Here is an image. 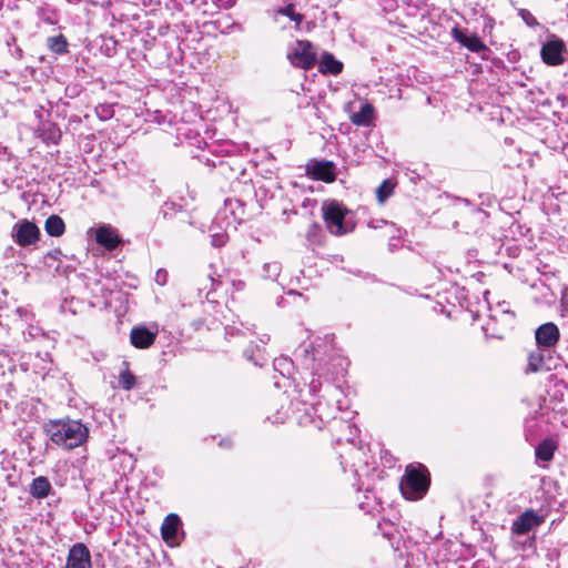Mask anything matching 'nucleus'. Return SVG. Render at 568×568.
<instances>
[{"label": "nucleus", "mask_w": 568, "mask_h": 568, "mask_svg": "<svg viewBox=\"0 0 568 568\" xmlns=\"http://www.w3.org/2000/svg\"><path fill=\"white\" fill-rule=\"evenodd\" d=\"M43 429L52 443L64 449L80 447L89 437V428L75 419H50Z\"/></svg>", "instance_id": "f257e3e1"}, {"label": "nucleus", "mask_w": 568, "mask_h": 568, "mask_svg": "<svg viewBox=\"0 0 568 568\" xmlns=\"http://www.w3.org/2000/svg\"><path fill=\"white\" fill-rule=\"evenodd\" d=\"M323 219L329 233L341 236L355 229L354 213L343 203L331 200L323 203Z\"/></svg>", "instance_id": "f03ea898"}, {"label": "nucleus", "mask_w": 568, "mask_h": 568, "mask_svg": "<svg viewBox=\"0 0 568 568\" xmlns=\"http://www.w3.org/2000/svg\"><path fill=\"white\" fill-rule=\"evenodd\" d=\"M402 495L408 500H417L424 497L429 488V474L422 466L409 465L400 480Z\"/></svg>", "instance_id": "7ed1b4c3"}, {"label": "nucleus", "mask_w": 568, "mask_h": 568, "mask_svg": "<svg viewBox=\"0 0 568 568\" xmlns=\"http://www.w3.org/2000/svg\"><path fill=\"white\" fill-rule=\"evenodd\" d=\"M287 57L294 67L304 70H310L317 64L314 44L308 40H297L296 48Z\"/></svg>", "instance_id": "20e7f679"}, {"label": "nucleus", "mask_w": 568, "mask_h": 568, "mask_svg": "<svg viewBox=\"0 0 568 568\" xmlns=\"http://www.w3.org/2000/svg\"><path fill=\"white\" fill-rule=\"evenodd\" d=\"M535 341L541 351L554 353L560 341L559 327L554 322H547L535 329Z\"/></svg>", "instance_id": "39448f33"}, {"label": "nucleus", "mask_w": 568, "mask_h": 568, "mask_svg": "<svg viewBox=\"0 0 568 568\" xmlns=\"http://www.w3.org/2000/svg\"><path fill=\"white\" fill-rule=\"evenodd\" d=\"M40 234V229L27 219L18 221L11 232L14 242L22 247L34 244Z\"/></svg>", "instance_id": "423d86ee"}, {"label": "nucleus", "mask_w": 568, "mask_h": 568, "mask_svg": "<svg viewBox=\"0 0 568 568\" xmlns=\"http://www.w3.org/2000/svg\"><path fill=\"white\" fill-rule=\"evenodd\" d=\"M567 53L564 41L559 38H552L546 41L540 50V57L547 65L557 67L565 62Z\"/></svg>", "instance_id": "0eeeda50"}, {"label": "nucleus", "mask_w": 568, "mask_h": 568, "mask_svg": "<svg viewBox=\"0 0 568 568\" xmlns=\"http://www.w3.org/2000/svg\"><path fill=\"white\" fill-rule=\"evenodd\" d=\"M307 175L317 181L332 183L336 180V165L327 160H311L306 165Z\"/></svg>", "instance_id": "6e6552de"}, {"label": "nucleus", "mask_w": 568, "mask_h": 568, "mask_svg": "<svg viewBox=\"0 0 568 568\" xmlns=\"http://www.w3.org/2000/svg\"><path fill=\"white\" fill-rule=\"evenodd\" d=\"M65 568H92L91 554L84 544L77 542L69 549Z\"/></svg>", "instance_id": "1a4fd4ad"}, {"label": "nucleus", "mask_w": 568, "mask_h": 568, "mask_svg": "<svg viewBox=\"0 0 568 568\" xmlns=\"http://www.w3.org/2000/svg\"><path fill=\"white\" fill-rule=\"evenodd\" d=\"M158 336V327L134 326L130 333V342L135 348H149Z\"/></svg>", "instance_id": "9d476101"}, {"label": "nucleus", "mask_w": 568, "mask_h": 568, "mask_svg": "<svg viewBox=\"0 0 568 568\" xmlns=\"http://www.w3.org/2000/svg\"><path fill=\"white\" fill-rule=\"evenodd\" d=\"M452 33L454 39L469 51L478 53L487 50L483 40L476 33L469 32L467 29L455 27Z\"/></svg>", "instance_id": "9b49d317"}, {"label": "nucleus", "mask_w": 568, "mask_h": 568, "mask_svg": "<svg viewBox=\"0 0 568 568\" xmlns=\"http://www.w3.org/2000/svg\"><path fill=\"white\" fill-rule=\"evenodd\" d=\"M541 523L542 518L535 510L528 509L514 520L513 530L517 535H526Z\"/></svg>", "instance_id": "f8f14e48"}, {"label": "nucleus", "mask_w": 568, "mask_h": 568, "mask_svg": "<svg viewBox=\"0 0 568 568\" xmlns=\"http://www.w3.org/2000/svg\"><path fill=\"white\" fill-rule=\"evenodd\" d=\"M318 71L324 75H338L343 72L344 64L337 60L335 55L328 51H324L317 59Z\"/></svg>", "instance_id": "ddd939ff"}, {"label": "nucleus", "mask_w": 568, "mask_h": 568, "mask_svg": "<svg viewBox=\"0 0 568 568\" xmlns=\"http://www.w3.org/2000/svg\"><path fill=\"white\" fill-rule=\"evenodd\" d=\"M95 241L109 251L115 250L121 243L119 235L109 225H102L97 229Z\"/></svg>", "instance_id": "4468645a"}, {"label": "nucleus", "mask_w": 568, "mask_h": 568, "mask_svg": "<svg viewBox=\"0 0 568 568\" xmlns=\"http://www.w3.org/2000/svg\"><path fill=\"white\" fill-rule=\"evenodd\" d=\"M552 353L548 351H541V348L537 347L535 351L530 352L528 355V364L526 368V373H537L544 369L548 371L549 367L545 366L546 359H551Z\"/></svg>", "instance_id": "2eb2a0df"}, {"label": "nucleus", "mask_w": 568, "mask_h": 568, "mask_svg": "<svg viewBox=\"0 0 568 568\" xmlns=\"http://www.w3.org/2000/svg\"><path fill=\"white\" fill-rule=\"evenodd\" d=\"M182 523L176 514H169L161 526L162 538L166 542L175 541Z\"/></svg>", "instance_id": "dca6fc26"}, {"label": "nucleus", "mask_w": 568, "mask_h": 568, "mask_svg": "<svg viewBox=\"0 0 568 568\" xmlns=\"http://www.w3.org/2000/svg\"><path fill=\"white\" fill-rule=\"evenodd\" d=\"M53 488L45 476H38L32 479L30 485V495L36 499H44L50 495H53Z\"/></svg>", "instance_id": "f3484780"}, {"label": "nucleus", "mask_w": 568, "mask_h": 568, "mask_svg": "<svg viewBox=\"0 0 568 568\" xmlns=\"http://www.w3.org/2000/svg\"><path fill=\"white\" fill-rule=\"evenodd\" d=\"M374 106L371 103H364L359 111L351 115V121L358 126H369L374 121Z\"/></svg>", "instance_id": "a211bd4d"}, {"label": "nucleus", "mask_w": 568, "mask_h": 568, "mask_svg": "<svg viewBox=\"0 0 568 568\" xmlns=\"http://www.w3.org/2000/svg\"><path fill=\"white\" fill-rule=\"evenodd\" d=\"M557 445L552 439H542L535 449L536 458L542 462H550L554 458Z\"/></svg>", "instance_id": "6ab92c4d"}, {"label": "nucleus", "mask_w": 568, "mask_h": 568, "mask_svg": "<svg viewBox=\"0 0 568 568\" xmlns=\"http://www.w3.org/2000/svg\"><path fill=\"white\" fill-rule=\"evenodd\" d=\"M44 230L48 235L59 237L65 231L64 221L59 215L52 214L45 220Z\"/></svg>", "instance_id": "aec40b11"}, {"label": "nucleus", "mask_w": 568, "mask_h": 568, "mask_svg": "<svg viewBox=\"0 0 568 568\" xmlns=\"http://www.w3.org/2000/svg\"><path fill=\"white\" fill-rule=\"evenodd\" d=\"M246 359L251 361L256 366H263L266 362L264 349L258 345L250 344L243 352Z\"/></svg>", "instance_id": "412c9836"}, {"label": "nucleus", "mask_w": 568, "mask_h": 568, "mask_svg": "<svg viewBox=\"0 0 568 568\" xmlns=\"http://www.w3.org/2000/svg\"><path fill=\"white\" fill-rule=\"evenodd\" d=\"M48 48L55 54H64L68 52L69 43L63 34L49 37L47 40Z\"/></svg>", "instance_id": "4be33fe9"}, {"label": "nucleus", "mask_w": 568, "mask_h": 568, "mask_svg": "<svg viewBox=\"0 0 568 568\" xmlns=\"http://www.w3.org/2000/svg\"><path fill=\"white\" fill-rule=\"evenodd\" d=\"M301 355L305 359H311V362H318L320 364L324 361L322 357V352L320 349V345L314 346L312 344L303 345L301 348Z\"/></svg>", "instance_id": "5701e85b"}, {"label": "nucleus", "mask_w": 568, "mask_h": 568, "mask_svg": "<svg viewBox=\"0 0 568 568\" xmlns=\"http://www.w3.org/2000/svg\"><path fill=\"white\" fill-rule=\"evenodd\" d=\"M274 368L281 373V375H291L294 369V363L288 357H280L274 359Z\"/></svg>", "instance_id": "b1692460"}, {"label": "nucleus", "mask_w": 568, "mask_h": 568, "mask_svg": "<svg viewBox=\"0 0 568 568\" xmlns=\"http://www.w3.org/2000/svg\"><path fill=\"white\" fill-rule=\"evenodd\" d=\"M394 184L390 180H384L376 190V196L379 203H384L393 193Z\"/></svg>", "instance_id": "393cba45"}, {"label": "nucleus", "mask_w": 568, "mask_h": 568, "mask_svg": "<svg viewBox=\"0 0 568 568\" xmlns=\"http://www.w3.org/2000/svg\"><path fill=\"white\" fill-rule=\"evenodd\" d=\"M281 273V264L278 262L264 263L261 276L267 280H275Z\"/></svg>", "instance_id": "a878e982"}, {"label": "nucleus", "mask_w": 568, "mask_h": 568, "mask_svg": "<svg viewBox=\"0 0 568 568\" xmlns=\"http://www.w3.org/2000/svg\"><path fill=\"white\" fill-rule=\"evenodd\" d=\"M119 384L125 390H131L135 387L136 377L129 369H125L119 375Z\"/></svg>", "instance_id": "bb28decb"}, {"label": "nucleus", "mask_w": 568, "mask_h": 568, "mask_svg": "<svg viewBox=\"0 0 568 568\" xmlns=\"http://www.w3.org/2000/svg\"><path fill=\"white\" fill-rule=\"evenodd\" d=\"M277 12L280 14H283V16H286L288 17L292 21L295 22L296 27L298 28V26L301 24V22L303 21L304 19V16L301 14V13H296L295 10H294V4L290 3L283 8H280L277 10Z\"/></svg>", "instance_id": "cd10ccee"}, {"label": "nucleus", "mask_w": 568, "mask_h": 568, "mask_svg": "<svg viewBox=\"0 0 568 568\" xmlns=\"http://www.w3.org/2000/svg\"><path fill=\"white\" fill-rule=\"evenodd\" d=\"M321 234H322L321 225L316 222H313L308 226V230L306 232V239L310 243L315 244V243L320 242Z\"/></svg>", "instance_id": "c85d7f7f"}, {"label": "nucleus", "mask_w": 568, "mask_h": 568, "mask_svg": "<svg viewBox=\"0 0 568 568\" xmlns=\"http://www.w3.org/2000/svg\"><path fill=\"white\" fill-rule=\"evenodd\" d=\"M95 113L100 120H109L113 116L114 111L111 105L109 104H99L95 108Z\"/></svg>", "instance_id": "c756f323"}, {"label": "nucleus", "mask_w": 568, "mask_h": 568, "mask_svg": "<svg viewBox=\"0 0 568 568\" xmlns=\"http://www.w3.org/2000/svg\"><path fill=\"white\" fill-rule=\"evenodd\" d=\"M518 16L524 20V22L528 26V27H537L539 26L537 19L534 17V14L527 10V9H520L518 11Z\"/></svg>", "instance_id": "7c9ffc66"}, {"label": "nucleus", "mask_w": 568, "mask_h": 568, "mask_svg": "<svg viewBox=\"0 0 568 568\" xmlns=\"http://www.w3.org/2000/svg\"><path fill=\"white\" fill-rule=\"evenodd\" d=\"M227 235L224 233H216L211 236V244L214 247H222L226 244Z\"/></svg>", "instance_id": "2f4dec72"}, {"label": "nucleus", "mask_w": 568, "mask_h": 568, "mask_svg": "<svg viewBox=\"0 0 568 568\" xmlns=\"http://www.w3.org/2000/svg\"><path fill=\"white\" fill-rule=\"evenodd\" d=\"M176 204L174 202H165L160 211L159 214L162 215V217L165 220L168 219L170 211H175Z\"/></svg>", "instance_id": "473e14b6"}, {"label": "nucleus", "mask_w": 568, "mask_h": 568, "mask_svg": "<svg viewBox=\"0 0 568 568\" xmlns=\"http://www.w3.org/2000/svg\"><path fill=\"white\" fill-rule=\"evenodd\" d=\"M168 281V271L164 268H159L155 273V282L159 285H165Z\"/></svg>", "instance_id": "72a5a7b5"}, {"label": "nucleus", "mask_w": 568, "mask_h": 568, "mask_svg": "<svg viewBox=\"0 0 568 568\" xmlns=\"http://www.w3.org/2000/svg\"><path fill=\"white\" fill-rule=\"evenodd\" d=\"M213 4H215L216 8H223L227 9L231 8L236 0H211Z\"/></svg>", "instance_id": "f704fd0d"}, {"label": "nucleus", "mask_w": 568, "mask_h": 568, "mask_svg": "<svg viewBox=\"0 0 568 568\" xmlns=\"http://www.w3.org/2000/svg\"><path fill=\"white\" fill-rule=\"evenodd\" d=\"M321 381L318 378H313L308 385V388L312 394H316L321 389Z\"/></svg>", "instance_id": "c9c22d12"}, {"label": "nucleus", "mask_w": 568, "mask_h": 568, "mask_svg": "<svg viewBox=\"0 0 568 568\" xmlns=\"http://www.w3.org/2000/svg\"><path fill=\"white\" fill-rule=\"evenodd\" d=\"M38 17L41 18L43 21H45L49 24H53L54 23V20L51 17L45 16V10L42 9V8L38 9Z\"/></svg>", "instance_id": "e433bc0d"}, {"label": "nucleus", "mask_w": 568, "mask_h": 568, "mask_svg": "<svg viewBox=\"0 0 568 568\" xmlns=\"http://www.w3.org/2000/svg\"><path fill=\"white\" fill-rule=\"evenodd\" d=\"M60 254H61V251L60 250H55L53 252L48 253V256L57 260Z\"/></svg>", "instance_id": "4c0bfd02"}, {"label": "nucleus", "mask_w": 568, "mask_h": 568, "mask_svg": "<svg viewBox=\"0 0 568 568\" xmlns=\"http://www.w3.org/2000/svg\"><path fill=\"white\" fill-rule=\"evenodd\" d=\"M564 301H565V303H566V304H567V306H568V288H567V290L565 291V293H564Z\"/></svg>", "instance_id": "58836bf2"}, {"label": "nucleus", "mask_w": 568, "mask_h": 568, "mask_svg": "<svg viewBox=\"0 0 568 568\" xmlns=\"http://www.w3.org/2000/svg\"><path fill=\"white\" fill-rule=\"evenodd\" d=\"M265 337H266L265 339H264V338H261V342H262V343H266V342L270 339V338H268V336H265Z\"/></svg>", "instance_id": "ea45409f"}, {"label": "nucleus", "mask_w": 568, "mask_h": 568, "mask_svg": "<svg viewBox=\"0 0 568 568\" xmlns=\"http://www.w3.org/2000/svg\"><path fill=\"white\" fill-rule=\"evenodd\" d=\"M337 361H338V365H342V363L344 362L343 358H337Z\"/></svg>", "instance_id": "a19ab883"}, {"label": "nucleus", "mask_w": 568, "mask_h": 568, "mask_svg": "<svg viewBox=\"0 0 568 568\" xmlns=\"http://www.w3.org/2000/svg\"><path fill=\"white\" fill-rule=\"evenodd\" d=\"M2 8V0H0V9Z\"/></svg>", "instance_id": "79ce46f5"}]
</instances>
